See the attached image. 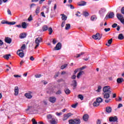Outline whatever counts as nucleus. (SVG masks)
<instances>
[{
    "instance_id": "nucleus-12",
    "label": "nucleus",
    "mask_w": 124,
    "mask_h": 124,
    "mask_svg": "<svg viewBox=\"0 0 124 124\" xmlns=\"http://www.w3.org/2000/svg\"><path fill=\"white\" fill-rule=\"evenodd\" d=\"M116 16L118 19V20H120V21H121L122 20H124V16L120 14H117L116 15Z\"/></svg>"
},
{
    "instance_id": "nucleus-11",
    "label": "nucleus",
    "mask_w": 124,
    "mask_h": 124,
    "mask_svg": "<svg viewBox=\"0 0 124 124\" xmlns=\"http://www.w3.org/2000/svg\"><path fill=\"white\" fill-rule=\"evenodd\" d=\"M62 48V44L61 43H58L56 46L54 48V50H61V48Z\"/></svg>"
},
{
    "instance_id": "nucleus-54",
    "label": "nucleus",
    "mask_w": 124,
    "mask_h": 124,
    "mask_svg": "<svg viewBox=\"0 0 124 124\" xmlns=\"http://www.w3.org/2000/svg\"><path fill=\"white\" fill-rule=\"evenodd\" d=\"M118 24H117V23H114L112 25V28H116V27H117Z\"/></svg>"
},
{
    "instance_id": "nucleus-26",
    "label": "nucleus",
    "mask_w": 124,
    "mask_h": 124,
    "mask_svg": "<svg viewBox=\"0 0 124 124\" xmlns=\"http://www.w3.org/2000/svg\"><path fill=\"white\" fill-rule=\"evenodd\" d=\"M27 26H28V24L26 22H22L21 27L23 29H27Z\"/></svg>"
},
{
    "instance_id": "nucleus-46",
    "label": "nucleus",
    "mask_w": 124,
    "mask_h": 124,
    "mask_svg": "<svg viewBox=\"0 0 124 124\" xmlns=\"http://www.w3.org/2000/svg\"><path fill=\"white\" fill-rule=\"evenodd\" d=\"M101 90V86H98V89L96 90V92H98V93H99Z\"/></svg>"
},
{
    "instance_id": "nucleus-29",
    "label": "nucleus",
    "mask_w": 124,
    "mask_h": 124,
    "mask_svg": "<svg viewBox=\"0 0 124 124\" xmlns=\"http://www.w3.org/2000/svg\"><path fill=\"white\" fill-rule=\"evenodd\" d=\"M9 57H11V54H6L3 56V58L5 59V60H9Z\"/></svg>"
},
{
    "instance_id": "nucleus-18",
    "label": "nucleus",
    "mask_w": 124,
    "mask_h": 124,
    "mask_svg": "<svg viewBox=\"0 0 124 124\" xmlns=\"http://www.w3.org/2000/svg\"><path fill=\"white\" fill-rule=\"evenodd\" d=\"M124 80L123 78H118L117 79V82L118 84H121V83H123L124 82Z\"/></svg>"
},
{
    "instance_id": "nucleus-24",
    "label": "nucleus",
    "mask_w": 124,
    "mask_h": 124,
    "mask_svg": "<svg viewBox=\"0 0 124 124\" xmlns=\"http://www.w3.org/2000/svg\"><path fill=\"white\" fill-rule=\"evenodd\" d=\"M81 124V120L79 119H75V124Z\"/></svg>"
},
{
    "instance_id": "nucleus-57",
    "label": "nucleus",
    "mask_w": 124,
    "mask_h": 124,
    "mask_svg": "<svg viewBox=\"0 0 124 124\" xmlns=\"http://www.w3.org/2000/svg\"><path fill=\"white\" fill-rule=\"evenodd\" d=\"M41 15L43 16L44 17V18H45V17H46V16H45V15L44 14V12H42L41 13Z\"/></svg>"
},
{
    "instance_id": "nucleus-6",
    "label": "nucleus",
    "mask_w": 124,
    "mask_h": 124,
    "mask_svg": "<svg viewBox=\"0 0 124 124\" xmlns=\"http://www.w3.org/2000/svg\"><path fill=\"white\" fill-rule=\"evenodd\" d=\"M24 96L26 97V98H28V99H31L32 98V95H31V92H29V93H26Z\"/></svg>"
},
{
    "instance_id": "nucleus-19",
    "label": "nucleus",
    "mask_w": 124,
    "mask_h": 124,
    "mask_svg": "<svg viewBox=\"0 0 124 124\" xmlns=\"http://www.w3.org/2000/svg\"><path fill=\"white\" fill-rule=\"evenodd\" d=\"M83 119L84 121H85V122H87L89 119V115L88 114L84 115L83 117Z\"/></svg>"
},
{
    "instance_id": "nucleus-33",
    "label": "nucleus",
    "mask_w": 124,
    "mask_h": 124,
    "mask_svg": "<svg viewBox=\"0 0 124 124\" xmlns=\"http://www.w3.org/2000/svg\"><path fill=\"white\" fill-rule=\"evenodd\" d=\"M103 99L101 97H99L96 99V101L99 103L100 104L103 101Z\"/></svg>"
},
{
    "instance_id": "nucleus-62",
    "label": "nucleus",
    "mask_w": 124,
    "mask_h": 124,
    "mask_svg": "<svg viewBox=\"0 0 124 124\" xmlns=\"http://www.w3.org/2000/svg\"><path fill=\"white\" fill-rule=\"evenodd\" d=\"M61 93H62V91L61 90H58L56 93V94H61Z\"/></svg>"
},
{
    "instance_id": "nucleus-30",
    "label": "nucleus",
    "mask_w": 124,
    "mask_h": 124,
    "mask_svg": "<svg viewBox=\"0 0 124 124\" xmlns=\"http://www.w3.org/2000/svg\"><path fill=\"white\" fill-rule=\"evenodd\" d=\"M86 3H87L85 1H82L80 3L78 4V5L79 6H84V5H86Z\"/></svg>"
},
{
    "instance_id": "nucleus-3",
    "label": "nucleus",
    "mask_w": 124,
    "mask_h": 124,
    "mask_svg": "<svg viewBox=\"0 0 124 124\" xmlns=\"http://www.w3.org/2000/svg\"><path fill=\"white\" fill-rule=\"evenodd\" d=\"M110 90H111V87H110V86H107L103 88V92L104 93H112V91H110Z\"/></svg>"
},
{
    "instance_id": "nucleus-44",
    "label": "nucleus",
    "mask_w": 124,
    "mask_h": 124,
    "mask_svg": "<svg viewBox=\"0 0 124 124\" xmlns=\"http://www.w3.org/2000/svg\"><path fill=\"white\" fill-rule=\"evenodd\" d=\"M78 105V103H76V104H74V105H72L71 106V107H72V108H76Z\"/></svg>"
},
{
    "instance_id": "nucleus-51",
    "label": "nucleus",
    "mask_w": 124,
    "mask_h": 124,
    "mask_svg": "<svg viewBox=\"0 0 124 124\" xmlns=\"http://www.w3.org/2000/svg\"><path fill=\"white\" fill-rule=\"evenodd\" d=\"M64 25H65V21H64L62 22V25H61L62 28H63V27H64Z\"/></svg>"
},
{
    "instance_id": "nucleus-9",
    "label": "nucleus",
    "mask_w": 124,
    "mask_h": 124,
    "mask_svg": "<svg viewBox=\"0 0 124 124\" xmlns=\"http://www.w3.org/2000/svg\"><path fill=\"white\" fill-rule=\"evenodd\" d=\"M109 122H117L118 121V117L117 116H114V117H109Z\"/></svg>"
},
{
    "instance_id": "nucleus-60",
    "label": "nucleus",
    "mask_w": 124,
    "mask_h": 124,
    "mask_svg": "<svg viewBox=\"0 0 124 124\" xmlns=\"http://www.w3.org/2000/svg\"><path fill=\"white\" fill-rule=\"evenodd\" d=\"M14 77H15L16 78H17L21 77V76L19 75H14Z\"/></svg>"
},
{
    "instance_id": "nucleus-35",
    "label": "nucleus",
    "mask_w": 124,
    "mask_h": 124,
    "mask_svg": "<svg viewBox=\"0 0 124 124\" xmlns=\"http://www.w3.org/2000/svg\"><path fill=\"white\" fill-rule=\"evenodd\" d=\"M47 30H48V26H47L46 25H44L43 27V31H47Z\"/></svg>"
},
{
    "instance_id": "nucleus-21",
    "label": "nucleus",
    "mask_w": 124,
    "mask_h": 124,
    "mask_svg": "<svg viewBox=\"0 0 124 124\" xmlns=\"http://www.w3.org/2000/svg\"><path fill=\"white\" fill-rule=\"evenodd\" d=\"M26 48V45L24 44L21 46L20 49L18 50H20V51H21V52H24V50H25Z\"/></svg>"
},
{
    "instance_id": "nucleus-41",
    "label": "nucleus",
    "mask_w": 124,
    "mask_h": 124,
    "mask_svg": "<svg viewBox=\"0 0 124 124\" xmlns=\"http://www.w3.org/2000/svg\"><path fill=\"white\" fill-rule=\"evenodd\" d=\"M66 66H67V64H65L61 66V69H64V68H65Z\"/></svg>"
},
{
    "instance_id": "nucleus-37",
    "label": "nucleus",
    "mask_w": 124,
    "mask_h": 124,
    "mask_svg": "<svg viewBox=\"0 0 124 124\" xmlns=\"http://www.w3.org/2000/svg\"><path fill=\"white\" fill-rule=\"evenodd\" d=\"M70 29V24H66L65 27V30H68Z\"/></svg>"
},
{
    "instance_id": "nucleus-8",
    "label": "nucleus",
    "mask_w": 124,
    "mask_h": 124,
    "mask_svg": "<svg viewBox=\"0 0 124 124\" xmlns=\"http://www.w3.org/2000/svg\"><path fill=\"white\" fill-rule=\"evenodd\" d=\"M71 86H73V90H75L76 87H77V81L76 80H73L72 81Z\"/></svg>"
},
{
    "instance_id": "nucleus-25",
    "label": "nucleus",
    "mask_w": 124,
    "mask_h": 124,
    "mask_svg": "<svg viewBox=\"0 0 124 124\" xmlns=\"http://www.w3.org/2000/svg\"><path fill=\"white\" fill-rule=\"evenodd\" d=\"M99 104H100L96 101L93 103V106L94 107H97V106H99Z\"/></svg>"
},
{
    "instance_id": "nucleus-55",
    "label": "nucleus",
    "mask_w": 124,
    "mask_h": 124,
    "mask_svg": "<svg viewBox=\"0 0 124 124\" xmlns=\"http://www.w3.org/2000/svg\"><path fill=\"white\" fill-rule=\"evenodd\" d=\"M36 78H40L41 77V75H35Z\"/></svg>"
},
{
    "instance_id": "nucleus-52",
    "label": "nucleus",
    "mask_w": 124,
    "mask_h": 124,
    "mask_svg": "<svg viewBox=\"0 0 124 124\" xmlns=\"http://www.w3.org/2000/svg\"><path fill=\"white\" fill-rule=\"evenodd\" d=\"M121 107H123V104H119V105H118L117 108L118 109H120V108H121Z\"/></svg>"
},
{
    "instance_id": "nucleus-5",
    "label": "nucleus",
    "mask_w": 124,
    "mask_h": 124,
    "mask_svg": "<svg viewBox=\"0 0 124 124\" xmlns=\"http://www.w3.org/2000/svg\"><path fill=\"white\" fill-rule=\"evenodd\" d=\"M71 116H73V114L71 113H68L66 114H64L63 116L62 120L63 121H66L68 118H70V117H71Z\"/></svg>"
},
{
    "instance_id": "nucleus-50",
    "label": "nucleus",
    "mask_w": 124,
    "mask_h": 124,
    "mask_svg": "<svg viewBox=\"0 0 124 124\" xmlns=\"http://www.w3.org/2000/svg\"><path fill=\"white\" fill-rule=\"evenodd\" d=\"M110 28H105L104 29V31H106V32H107V31H110Z\"/></svg>"
},
{
    "instance_id": "nucleus-20",
    "label": "nucleus",
    "mask_w": 124,
    "mask_h": 124,
    "mask_svg": "<svg viewBox=\"0 0 124 124\" xmlns=\"http://www.w3.org/2000/svg\"><path fill=\"white\" fill-rule=\"evenodd\" d=\"M61 16H62V19L63 21H66V19H67V16H66L64 14H61Z\"/></svg>"
},
{
    "instance_id": "nucleus-43",
    "label": "nucleus",
    "mask_w": 124,
    "mask_h": 124,
    "mask_svg": "<svg viewBox=\"0 0 124 124\" xmlns=\"http://www.w3.org/2000/svg\"><path fill=\"white\" fill-rule=\"evenodd\" d=\"M83 15H84V16H89V13L87 12H84L83 13Z\"/></svg>"
},
{
    "instance_id": "nucleus-42",
    "label": "nucleus",
    "mask_w": 124,
    "mask_h": 124,
    "mask_svg": "<svg viewBox=\"0 0 124 124\" xmlns=\"http://www.w3.org/2000/svg\"><path fill=\"white\" fill-rule=\"evenodd\" d=\"M16 24V22H8V25H15Z\"/></svg>"
},
{
    "instance_id": "nucleus-13",
    "label": "nucleus",
    "mask_w": 124,
    "mask_h": 124,
    "mask_svg": "<svg viewBox=\"0 0 124 124\" xmlns=\"http://www.w3.org/2000/svg\"><path fill=\"white\" fill-rule=\"evenodd\" d=\"M4 40L6 43H8V44H10V43H11V41H12L11 38L9 37H5Z\"/></svg>"
},
{
    "instance_id": "nucleus-23",
    "label": "nucleus",
    "mask_w": 124,
    "mask_h": 124,
    "mask_svg": "<svg viewBox=\"0 0 124 124\" xmlns=\"http://www.w3.org/2000/svg\"><path fill=\"white\" fill-rule=\"evenodd\" d=\"M35 12L36 15H38L39 14V12H40V7H37Z\"/></svg>"
},
{
    "instance_id": "nucleus-47",
    "label": "nucleus",
    "mask_w": 124,
    "mask_h": 124,
    "mask_svg": "<svg viewBox=\"0 0 124 124\" xmlns=\"http://www.w3.org/2000/svg\"><path fill=\"white\" fill-rule=\"evenodd\" d=\"M32 124H37V122L35 121V119H32Z\"/></svg>"
},
{
    "instance_id": "nucleus-61",
    "label": "nucleus",
    "mask_w": 124,
    "mask_h": 124,
    "mask_svg": "<svg viewBox=\"0 0 124 124\" xmlns=\"http://www.w3.org/2000/svg\"><path fill=\"white\" fill-rule=\"evenodd\" d=\"M101 124V121H100V120H97V122H96V124Z\"/></svg>"
},
{
    "instance_id": "nucleus-7",
    "label": "nucleus",
    "mask_w": 124,
    "mask_h": 124,
    "mask_svg": "<svg viewBox=\"0 0 124 124\" xmlns=\"http://www.w3.org/2000/svg\"><path fill=\"white\" fill-rule=\"evenodd\" d=\"M16 54L19 56V57H20V58H24V51H21L20 50H18L16 52Z\"/></svg>"
},
{
    "instance_id": "nucleus-14",
    "label": "nucleus",
    "mask_w": 124,
    "mask_h": 124,
    "mask_svg": "<svg viewBox=\"0 0 124 124\" xmlns=\"http://www.w3.org/2000/svg\"><path fill=\"white\" fill-rule=\"evenodd\" d=\"M15 93L14 95L16 96L18 95V94H19V88H18V87H15Z\"/></svg>"
},
{
    "instance_id": "nucleus-56",
    "label": "nucleus",
    "mask_w": 124,
    "mask_h": 124,
    "mask_svg": "<svg viewBox=\"0 0 124 124\" xmlns=\"http://www.w3.org/2000/svg\"><path fill=\"white\" fill-rule=\"evenodd\" d=\"M117 97V94L116 93H112V97L113 98H115Z\"/></svg>"
},
{
    "instance_id": "nucleus-10",
    "label": "nucleus",
    "mask_w": 124,
    "mask_h": 124,
    "mask_svg": "<svg viewBox=\"0 0 124 124\" xmlns=\"http://www.w3.org/2000/svg\"><path fill=\"white\" fill-rule=\"evenodd\" d=\"M57 100V98L55 97H50L49 98V101L51 103H55Z\"/></svg>"
},
{
    "instance_id": "nucleus-48",
    "label": "nucleus",
    "mask_w": 124,
    "mask_h": 124,
    "mask_svg": "<svg viewBox=\"0 0 124 124\" xmlns=\"http://www.w3.org/2000/svg\"><path fill=\"white\" fill-rule=\"evenodd\" d=\"M8 21H6L5 20H2L1 22V23L2 24H8Z\"/></svg>"
},
{
    "instance_id": "nucleus-40",
    "label": "nucleus",
    "mask_w": 124,
    "mask_h": 124,
    "mask_svg": "<svg viewBox=\"0 0 124 124\" xmlns=\"http://www.w3.org/2000/svg\"><path fill=\"white\" fill-rule=\"evenodd\" d=\"M78 98L81 99V100H83V99H84V97L81 94H79L78 95Z\"/></svg>"
},
{
    "instance_id": "nucleus-16",
    "label": "nucleus",
    "mask_w": 124,
    "mask_h": 124,
    "mask_svg": "<svg viewBox=\"0 0 124 124\" xmlns=\"http://www.w3.org/2000/svg\"><path fill=\"white\" fill-rule=\"evenodd\" d=\"M106 112L107 113H111L112 112V108L110 107H108L106 108Z\"/></svg>"
},
{
    "instance_id": "nucleus-27",
    "label": "nucleus",
    "mask_w": 124,
    "mask_h": 124,
    "mask_svg": "<svg viewBox=\"0 0 124 124\" xmlns=\"http://www.w3.org/2000/svg\"><path fill=\"white\" fill-rule=\"evenodd\" d=\"M114 13H110L109 14H108V18L109 19H111L112 18H114Z\"/></svg>"
},
{
    "instance_id": "nucleus-22",
    "label": "nucleus",
    "mask_w": 124,
    "mask_h": 124,
    "mask_svg": "<svg viewBox=\"0 0 124 124\" xmlns=\"http://www.w3.org/2000/svg\"><path fill=\"white\" fill-rule=\"evenodd\" d=\"M27 36V34L26 33H22L20 34V35L19 36V38L22 39V38H25Z\"/></svg>"
},
{
    "instance_id": "nucleus-49",
    "label": "nucleus",
    "mask_w": 124,
    "mask_h": 124,
    "mask_svg": "<svg viewBox=\"0 0 124 124\" xmlns=\"http://www.w3.org/2000/svg\"><path fill=\"white\" fill-rule=\"evenodd\" d=\"M76 16L78 17H80L81 16V14L80 12H78V13L76 14Z\"/></svg>"
},
{
    "instance_id": "nucleus-58",
    "label": "nucleus",
    "mask_w": 124,
    "mask_h": 124,
    "mask_svg": "<svg viewBox=\"0 0 124 124\" xmlns=\"http://www.w3.org/2000/svg\"><path fill=\"white\" fill-rule=\"evenodd\" d=\"M121 13L124 15V7H122L121 9Z\"/></svg>"
},
{
    "instance_id": "nucleus-1",
    "label": "nucleus",
    "mask_w": 124,
    "mask_h": 124,
    "mask_svg": "<svg viewBox=\"0 0 124 124\" xmlns=\"http://www.w3.org/2000/svg\"><path fill=\"white\" fill-rule=\"evenodd\" d=\"M42 38L41 37H38L35 39V47L34 49H37V48L39 46V44L42 42Z\"/></svg>"
},
{
    "instance_id": "nucleus-34",
    "label": "nucleus",
    "mask_w": 124,
    "mask_h": 124,
    "mask_svg": "<svg viewBox=\"0 0 124 124\" xmlns=\"http://www.w3.org/2000/svg\"><path fill=\"white\" fill-rule=\"evenodd\" d=\"M69 124H75V119H71L69 120Z\"/></svg>"
},
{
    "instance_id": "nucleus-4",
    "label": "nucleus",
    "mask_w": 124,
    "mask_h": 124,
    "mask_svg": "<svg viewBox=\"0 0 124 124\" xmlns=\"http://www.w3.org/2000/svg\"><path fill=\"white\" fill-rule=\"evenodd\" d=\"M92 37L93 39H95V40H100V39H101L102 36L100 35L99 33H97L96 34L93 35Z\"/></svg>"
},
{
    "instance_id": "nucleus-39",
    "label": "nucleus",
    "mask_w": 124,
    "mask_h": 124,
    "mask_svg": "<svg viewBox=\"0 0 124 124\" xmlns=\"http://www.w3.org/2000/svg\"><path fill=\"white\" fill-rule=\"evenodd\" d=\"M91 20L92 21H94V20H96V16H93L92 17H91Z\"/></svg>"
},
{
    "instance_id": "nucleus-38",
    "label": "nucleus",
    "mask_w": 124,
    "mask_h": 124,
    "mask_svg": "<svg viewBox=\"0 0 124 124\" xmlns=\"http://www.w3.org/2000/svg\"><path fill=\"white\" fill-rule=\"evenodd\" d=\"M48 31H49V34L51 35V34H52V32H53V29H52V28L50 27L48 28Z\"/></svg>"
},
{
    "instance_id": "nucleus-59",
    "label": "nucleus",
    "mask_w": 124,
    "mask_h": 124,
    "mask_svg": "<svg viewBox=\"0 0 124 124\" xmlns=\"http://www.w3.org/2000/svg\"><path fill=\"white\" fill-rule=\"evenodd\" d=\"M30 61H34V58H33V56H31L30 58Z\"/></svg>"
},
{
    "instance_id": "nucleus-63",
    "label": "nucleus",
    "mask_w": 124,
    "mask_h": 124,
    "mask_svg": "<svg viewBox=\"0 0 124 124\" xmlns=\"http://www.w3.org/2000/svg\"><path fill=\"white\" fill-rule=\"evenodd\" d=\"M52 116L51 114H48L47 115V118L48 119H52Z\"/></svg>"
},
{
    "instance_id": "nucleus-28",
    "label": "nucleus",
    "mask_w": 124,
    "mask_h": 124,
    "mask_svg": "<svg viewBox=\"0 0 124 124\" xmlns=\"http://www.w3.org/2000/svg\"><path fill=\"white\" fill-rule=\"evenodd\" d=\"M124 35H123V34L120 33L119 35H118V39H120V40H123V39H124Z\"/></svg>"
},
{
    "instance_id": "nucleus-45",
    "label": "nucleus",
    "mask_w": 124,
    "mask_h": 124,
    "mask_svg": "<svg viewBox=\"0 0 124 124\" xmlns=\"http://www.w3.org/2000/svg\"><path fill=\"white\" fill-rule=\"evenodd\" d=\"M112 42H113V39H110L109 40H108V43L110 45V44H112Z\"/></svg>"
},
{
    "instance_id": "nucleus-64",
    "label": "nucleus",
    "mask_w": 124,
    "mask_h": 124,
    "mask_svg": "<svg viewBox=\"0 0 124 124\" xmlns=\"http://www.w3.org/2000/svg\"><path fill=\"white\" fill-rule=\"evenodd\" d=\"M56 114L57 116H61L62 115V112H56Z\"/></svg>"
},
{
    "instance_id": "nucleus-53",
    "label": "nucleus",
    "mask_w": 124,
    "mask_h": 124,
    "mask_svg": "<svg viewBox=\"0 0 124 124\" xmlns=\"http://www.w3.org/2000/svg\"><path fill=\"white\" fill-rule=\"evenodd\" d=\"M28 21H32V17L31 16V15L28 18Z\"/></svg>"
},
{
    "instance_id": "nucleus-36",
    "label": "nucleus",
    "mask_w": 124,
    "mask_h": 124,
    "mask_svg": "<svg viewBox=\"0 0 124 124\" xmlns=\"http://www.w3.org/2000/svg\"><path fill=\"white\" fill-rule=\"evenodd\" d=\"M50 123L51 124H57V121H56L55 119H52V120L50 121Z\"/></svg>"
},
{
    "instance_id": "nucleus-15",
    "label": "nucleus",
    "mask_w": 124,
    "mask_h": 124,
    "mask_svg": "<svg viewBox=\"0 0 124 124\" xmlns=\"http://www.w3.org/2000/svg\"><path fill=\"white\" fill-rule=\"evenodd\" d=\"M83 74H85V72L83 71H80L78 74L77 76L78 79H79L80 77H81V75H83Z\"/></svg>"
},
{
    "instance_id": "nucleus-31",
    "label": "nucleus",
    "mask_w": 124,
    "mask_h": 124,
    "mask_svg": "<svg viewBox=\"0 0 124 124\" xmlns=\"http://www.w3.org/2000/svg\"><path fill=\"white\" fill-rule=\"evenodd\" d=\"M106 10L104 8H101L99 11L100 14H103L105 12Z\"/></svg>"
},
{
    "instance_id": "nucleus-17",
    "label": "nucleus",
    "mask_w": 124,
    "mask_h": 124,
    "mask_svg": "<svg viewBox=\"0 0 124 124\" xmlns=\"http://www.w3.org/2000/svg\"><path fill=\"white\" fill-rule=\"evenodd\" d=\"M42 104L43 105L47 106L48 105V100L47 99H44L42 102H41Z\"/></svg>"
},
{
    "instance_id": "nucleus-2",
    "label": "nucleus",
    "mask_w": 124,
    "mask_h": 124,
    "mask_svg": "<svg viewBox=\"0 0 124 124\" xmlns=\"http://www.w3.org/2000/svg\"><path fill=\"white\" fill-rule=\"evenodd\" d=\"M110 93H104L103 94L104 95V98H105V102L106 103H109L111 101V99H109L110 97Z\"/></svg>"
},
{
    "instance_id": "nucleus-32",
    "label": "nucleus",
    "mask_w": 124,
    "mask_h": 124,
    "mask_svg": "<svg viewBox=\"0 0 124 124\" xmlns=\"http://www.w3.org/2000/svg\"><path fill=\"white\" fill-rule=\"evenodd\" d=\"M64 92L66 94H69V93H71V91L68 88H66L64 90Z\"/></svg>"
}]
</instances>
